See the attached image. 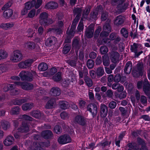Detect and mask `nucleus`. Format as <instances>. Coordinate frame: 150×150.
<instances>
[{
    "mask_svg": "<svg viewBox=\"0 0 150 150\" xmlns=\"http://www.w3.org/2000/svg\"><path fill=\"white\" fill-rule=\"evenodd\" d=\"M87 110L92 113L93 117L96 116L98 112V108L95 104L92 103L89 104L87 107Z\"/></svg>",
    "mask_w": 150,
    "mask_h": 150,
    "instance_id": "obj_9",
    "label": "nucleus"
},
{
    "mask_svg": "<svg viewBox=\"0 0 150 150\" xmlns=\"http://www.w3.org/2000/svg\"><path fill=\"white\" fill-rule=\"evenodd\" d=\"M78 23L74 21H73L69 31H68V30L67 31V35H71V37H73L74 36L76 29V26Z\"/></svg>",
    "mask_w": 150,
    "mask_h": 150,
    "instance_id": "obj_19",
    "label": "nucleus"
},
{
    "mask_svg": "<svg viewBox=\"0 0 150 150\" xmlns=\"http://www.w3.org/2000/svg\"><path fill=\"white\" fill-rule=\"evenodd\" d=\"M84 79L88 86L90 87L92 86L93 81L89 77L87 76L84 77Z\"/></svg>",
    "mask_w": 150,
    "mask_h": 150,
    "instance_id": "obj_48",
    "label": "nucleus"
},
{
    "mask_svg": "<svg viewBox=\"0 0 150 150\" xmlns=\"http://www.w3.org/2000/svg\"><path fill=\"white\" fill-rule=\"evenodd\" d=\"M70 83V81L69 80L64 79L62 81L61 84L62 86L66 87L69 86Z\"/></svg>",
    "mask_w": 150,
    "mask_h": 150,
    "instance_id": "obj_57",
    "label": "nucleus"
},
{
    "mask_svg": "<svg viewBox=\"0 0 150 150\" xmlns=\"http://www.w3.org/2000/svg\"><path fill=\"white\" fill-rule=\"evenodd\" d=\"M18 132L22 133H26L29 130V127L27 123L23 122L22 126L18 128Z\"/></svg>",
    "mask_w": 150,
    "mask_h": 150,
    "instance_id": "obj_22",
    "label": "nucleus"
},
{
    "mask_svg": "<svg viewBox=\"0 0 150 150\" xmlns=\"http://www.w3.org/2000/svg\"><path fill=\"white\" fill-rule=\"evenodd\" d=\"M4 11L3 16L6 18H8L11 17L13 13V10L11 9H8V10H4Z\"/></svg>",
    "mask_w": 150,
    "mask_h": 150,
    "instance_id": "obj_31",
    "label": "nucleus"
},
{
    "mask_svg": "<svg viewBox=\"0 0 150 150\" xmlns=\"http://www.w3.org/2000/svg\"><path fill=\"white\" fill-rule=\"evenodd\" d=\"M63 22L62 21H59L56 23V26L48 29L47 32L54 33L56 35H59L61 32V28L63 26Z\"/></svg>",
    "mask_w": 150,
    "mask_h": 150,
    "instance_id": "obj_5",
    "label": "nucleus"
},
{
    "mask_svg": "<svg viewBox=\"0 0 150 150\" xmlns=\"http://www.w3.org/2000/svg\"><path fill=\"white\" fill-rule=\"evenodd\" d=\"M30 115L36 118L39 119L42 115L43 113L39 110H35L31 112Z\"/></svg>",
    "mask_w": 150,
    "mask_h": 150,
    "instance_id": "obj_25",
    "label": "nucleus"
},
{
    "mask_svg": "<svg viewBox=\"0 0 150 150\" xmlns=\"http://www.w3.org/2000/svg\"><path fill=\"white\" fill-rule=\"evenodd\" d=\"M119 110L121 112L122 115L125 116L126 115L127 111L125 108L122 107H120L119 108Z\"/></svg>",
    "mask_w": 150,
    "mask_h": 150,
    "instance_id": "obj_62",
    "label": "nucleus"
},
{
    "mask_svg": "<svg viewBox=\"0 0 150 150\" xmlns=\"http://www.w3.org/2000/svg\"><path fill=\"white\" fill-rule=\"evenodd\" d=\"M18 67L20 68L24 69L28 67L25 61L20 62L18 64Z\"/></svg>",
    "mask_w": 150,
    "mask_h": 150,
    "instance_id": "obj_63",
    "label": "nucleus"
},
{
    "mask_svg": "<svg viewBox=\"0 0 150 150\" xmlns=\"http://www.w3.org/2000/svg\"><path fill=\"white\" fill-rule=\"evenodd\" d=\"M58 6V4L56 2L50 1L46 4L45 7L46 9H54L57 8Z\"/></svg>",
    "mask_w": 150,
    "mask_h": 150,
    "instance_id": "obj_23",
    "label": "nucleus"
},
{
    "mask_svg": "<svg viewBox=\"0 0 150 150\" xmlns=\"http://www.w3.org/2000/svg\"><path fill=\"white\" fill-rule=\"evenodd\" d=\"M36 3L35 0H33L32 1H28L25 3V8L28 10H30L32 7L34 6Z\"/></svg>",
    "mask_w": 150,
    "mask_h": 150,
    "instance_id": "obj_36",
    "label": "nucleus"
},
{
    "mask_svg": "<svg viewBox=\"0 0 150 150\" xmlns=\"http://www.w3.org/2000/svg\"><path fill=\"white\" fill-rule=\"evenodd\" d=\"M72 46L75 49L79 50L80 48L81 43L77 39H74L72 42Z\"/></svg>",
    "mask_w": 150,
    "mask_h": 150,
    "instance_id": "obj_27",
    "label": "nucleus"
},
{
    "mask_svg": "<svg viewBox=\"0 0 150 150\" xmlns=\"http://www.w3.org/2000/svg\"><path fill=\"white\" fill-rule=\"evenodd\" d=\"M57 42V39L54 36H51L48 38L45 41V45L48 47L54 45Z\"/></svg>",
    "mask_w": 150,
    "mask_h": 150,
    "instance_id": "obj_17",
    "label": "nucleus"
},
{
    "mask_svg": "<svg viewBox=\"0 0 150 150\" xmlns=\"http://www.w3.org/2000/svg\"><path fill=\"white\" fill-rule=\"evenodd\" d=\"M140 101L141 103L145 106H146L147 103V99L146 97L142 95L140 97Z\"/></svg>",
    "mask_w": 150,
    "mask_h": 150,
    "instance_id": "obj_53",
    "label": "nucleus"
},
{
    "mask_svg": "<svg viewBox=\"0 0 150 150\" xmlns=\"http://www.w3.org/2000/svg\"><path fill=\"white\" fill-rule=\"evenodd\" d=\"M61 74V72H58L52 77V79L55 82H59L62 79Z\"/></svg>",
    "mask_w": 150,
    "mask_h": 150,
    "instance_id": "obj_37",
    "label": "nucleus"
},
{
    "mask_svg": "<svg viewBox=\"0 0 150 150\" xmlns=\"http://www.w3.org/2000/svg\"><path fill=\"white\" fill-rule=\"evenodd\" d=\"M106 94L108 98H112L113 95V93L112 91L110 89H108L106 92Z\"/></svg>",
    "mask_w": 150,
    "mask_h": 150,
    "instance_id": "obj_61",
    "label": "nucleus"
},
{
    "mask_svg": "<svg viewBox=\"0 0 150 150\" xmlns=\"http://www.w3.org/2000/svg\"><path fill=\"white\" fill-rule=\"evenodd\" d=\"M108 13L106 12L105 11L102 13L101 19L102 21H105L108 18Z\"/></svg>",
    "mask_w": 150,
    "mask_h": 150,
    "instance_id": "obj_55",
    "label": "nucleus"
},
{
    "mask_svg": "<svg viewBox=\"0 0 150 150\" xmlns=\"http://www.w3.org/2000/svg\"><path fill=\"white\" fill-rule=\"evenodd\" d=\"M78 60L77 57H75L74 60H69L67 61L68 64L71 67H75L76 66V62Z\"/></svg>",
    "mask_w": 150,
    "mask_h": 150,
    "instance_id": "obj_41",
    "label": "nucleus"
},
{
    "mask_svg": "<svg viewBox=\"0 0 150 150\" xmlns=\"http://www.w3.org/2000/svg\"><path fill=\"white\" fill-rule=\"evenodd\" d=\"M110 57L111 62L114 63H116L119 62L120 55L116 51H112L110 53Z\"/></svg>",
    "mask_w": 150,
    "mask_h": 150,
    "instance_id": "obj_11",
    "label": "nucleus"
},
{
    "mask_svg": "<svg viewBox=\"0 0 150 150\" xmlns=\"http://www.w3.org/2000/svg\"><path fill=\"white\" fill-rule=\"evenodd\" d=\"M121 75L120 74H117L114 77V81L115 83H118L120 81Z\"/></svg>",
    "mask_w": 150,
    "mask_h": 150,
    "instance_id": "obj_60",
    "label": "nucleus"
},
{
    "mask_svg": "<svg viewBox=\"0 0 150 150\" xmlns=\"http://www.w3.org/2000/svg\"><path fill=\"white\" fill-rule=\"evenodd\" d=\"M108 50L107 47L105 46H102L100 48V53L102 54H106L108 52Z\"/></svg>",
    "mask_w": 150,
    "mask_h": 150,
    "instance_id": "obj_51",
    "label": "nucleus"
},
{
    "mask_svg": "<svg viewBox=\"0 0 150 150\" xmlns=\"http://www.w3.org/2000/svg\"><path fill=\"white\" fill-rule=\"evenodd\" d=\"M104 71L103 68L98 67L96 70L97 75L99 77L101 76L104 74Z\"/></svg>",
    "mask_w": 150,
    "mask_h": 150,
    "instance_id": "obj_52",
    "label": "nucleus"
},
{
    "mask_svg": "<svg viewBox=\"0 0 150 150\" xmlns=\"http://www.w3.org/2000/svg\"><path fill=\"white\" fill-rule=\"evenodd\" d=\"M125 21L124 16L120 15L116 17L113 23L114 25L116 26H119L124 23Z\"/></svg>",
    "mask_w": 150,
    "mask_h": 150,
    "instance_id": "obj_14",
    "label": "nucleus"
},
{
    "mask_svg": "<svg viewBox=\"0 0 150 150\" xmlns=\"http://www.w3.org/2000/svg\"><path fill=\"white\" fill-rule=\"evenodd\" d=\"M103 11L102 6L99 5L94 9L89 14V19L93 21H96L98 18V13Z\"/></svg>",
    "mask_w": 150,
    "mask_h": 150,
    "instance_id": "obj_3",
    "label": "nucleus"
},
{
    "mask_svg": "<svg viewBox=\"0 0 150 150\" xmlns=\"http://www.w3.org/2000/svg\"><path fill=\"white\" fill-rule=\"evenodd\" d=\"M48 68L47 64L45 63H41L38 66V69L41 71H44L47 70Z\"/></svg>",
    "mask_w": 150,
    "mask_h": 150,
    "instance_id": "obj_39",
    "label": "nucleus"
},
{
    "mask_svg": "<svg viewBox=\"0 0 150 150\" xmlns=\"http://www.w3.org/2000/svg\"><path fill=\"white\" fill-rule=\"evenodd\" d=\"M82 11V9L81 8L74 7L73 10V13L74 16L76 15L75 18L74 20V21L76 22H78L79 21L81 13Z\"/></svg>",
    "mask_w": 150,
    "mask_h": 150,
    "instance_id": "obj_10",
    "label": "nucleus"
},
{
    "mask_svg": "<svg viewBox=\"0 0 150 150\" xmlns=\"http://www.w3.org/2000/svg\"><path fill=\"white\" fill-rule=\"evenodd\" d=\"M59 104L60 108L63 110L67 109L69 106V103L67 101L62 100L59 102Z\"/></svg>",
    "mask_w": 150,
    "mask_h": 150,
    "instance_id": "obj_30",
    "label": "nucleus"
},
{
    "mask_svg": "<svg viewBox=\"0 0 150 150\" xmlns=\"http://www.w3.org/2000/svg\"><path fill=\"white\" fill-rule=\"evenodd\" d=\"M140 45L139 44L134 43L130 46V50L132 52L135 53L137 51H139Z\"/></svg>",
    "mask_w": 150,
    "mask_h": 150,
    "instance_id": "obj_35",
    "label": "nucleus"
},
{
    "mask_svg": "<svg viewBox=\"0 0 150 150\" xmlns=\"http://www.w3.org/2000/svg\"><path fill=\"white\" fill-rule=\"evenodd\" d=\"M108 112V107L102 103L100 106V114L101 117H105Z\"/></svg>",
    "mask_w": 150,
    "mask_h": 150,
    "instance_id": "obj_12",
    "label": "nucleus"
},
{
    "mask_svg": "<svg viewBox=\"0 0 150 150\" xmlns=\"http://www.w3.org/2000/svg\"><path fill=\"white\" fill-rule=\"evenodd\" d=\"M94 63V62L93 60L89 59L87 61L86 65L89 69H91L93 67Z\"/></svg>",
    "mask_w": 150,
    "mask_h": 150,
    "instance_id": "obj_50",
    "label": "nucleus"
},
{
    "mask_svg": "<svg viewBox=\"0 0 150 150\" xmlns=\"http://www.w3.org/2000/svg\"><path fill=\"white\" fill-rule=\"evenodd\" d=\"M143 65L142 63H139L137 64L136 69L133 71V74L135 75H142L143 74Z\"/></svg>",
    "mask_w": 150,
    "mask_h": 150,
    "instance_id": "obj_13",
    "label": "nucleus"
},
{
    "mask_svg": "<svg viewBox=\"0 0 150 150\" xmlns=\"http://www.w3.org/2000/svg\"><path fill=\"white\" fill-rule=\"evenodd\" d=\"M71 139L68 134H64L60 136L58 139V141L60 144H64L71 142Z\"/></svg>",
    "mask_w": 150,
    "mask_h": 150,
    "instance_id": "obj_7",
    "label": "nucleus"
},
{
    "mask_svg": "<svg viewBox=\"0 0 150 150\" xmlns=\"http://www.w3.org/2000/svg\"><path fill=\"white\" fill-rule=\"evenodd\" d=\"M19 107L16 106L11 108L10 112V114L11 115H18L19 114L20 111Z\"/></svg>",
    "mask_w": 150,
    "mask_h": 150,
    "instance_id": "obj_38",
    "label": "nucleus"
},
{
    "mask_svg": "<svg viewBox=\"0 0 150 150\" xmlns=\"http://www.w3.org/2000/svg\"><path fill=\"white\" fill-rule=\"evenodd\" d=\"M39 22L40 24L44 26H47L54 22L53 20L48 18V14L45 12L41 13L40 16Z\"/></svg>",
    "mask_w": 150,
    "mask_h": 150,
    "instance_id": "obj_1",
    "label": "nucleus"
},
{
    "mask_svg": "<svg viewBox=\"0 0 150 150\" xmlns=\"http://www.w3.org/2000/svg\"><path fill=\"white\" fill-rule=\"evenodd\" d=\"M74 122L75 124L84 126L86 125L87 120L86 118L83 115H78L75 117Z\"/></svg>",
    "mask_w": 150,
    "mask_h": 150,
    "instance_id": "obj_6",
    "label": "nucleus"
},
{
    "mask_svg": "<svg viewBox=\"0 0 150 150\" xmlns=\"http://www.w3.org/2000/svg\"><path fill=\"white\" fill-rule=\"evenodd\" d=\"M19 118L26 121H33L34 120L30 116L26 115H21Z\"/></svg>",
    "mask_w": 150,
    "mask_h": 150,
    "instance_id": "obj_44",
    "label": "nucleus"
},
{
    "mask_svg": "<svg viewBox=\"0 0 150 150\" xmlns=\"http://www.w3.org/2000/svg\"><path fill=\"white\" fill-rule=\"evenodd\" d=\"M33 86L31 83H24L22 85V88L25 90H28L32 89L33 88Z\"/></svg>",
    "mask_w": 150,
    "mask_h": 150,
    "instance_id": "obj_40",
    "label": "nucleus"
},
{
    "mask_svg": "<svg viewBox=\"0 0 150 150\" xmlns=\"http://www.w3.org/2000/svg\"><path fill=\"white\" fill-rule=\"evenodd\" d=\"M28 99L26 98H24L20 99H16L13 101L14 105H21L22 103L27 102Z\"/></svg>",
    "mask_w": 150,
    "mask_h": 150,
    "instance_id": "obj_28",
    "label": "nucleus"
},
{
    "mask_svg": "<svg viewBox=\"0 0 150 150\" xmlns=\"http://www.w3.org/2000/svg\"><path fill=\"white\" fill-rule=\"evenodd\" d=\"M36 75V73L34 71L29 72L28 71H22L20 73L19 76L23 81H31L33 80V76Z\"/></svg>",
    "mask_w": 150,
    "mask_h": 150,
    "instance_id": "obj_2",
    "label": "nucleus"
},
{
    "mask_svg": "<svg viewBox=\"0 0 150 150\" xmlns=\"http://www.w3.org/2000/svg\"><path fill=\"white\" fill-rule=\"evenodd\" d=\"M61 93V90L57 87H52L50 92V94L53 96L57 97L59 96Z\"/></svg>",
    "mask_w": 150,
    "mask_h": 150,
    "instance_id": "obj_15",
    "label": "nucleus"
},
{
    "mask_svg": "<svg viewBox=\"0 0 150 150\" xmlns=\"http://www.w3.org/2000/svg\"><path fill=\"white\" fill-rule=\"evenodd\" d=\"M128 5V3H124L121 4H118L117 8L120 12L122 13L127 9Z\"/></svg>",
    "mask_w": 150,
    "mask_h": 150,
    "instance_id": "obj_26",
    "label": "nucleus"
},
{
    "mask_svg": "<svg viewBox=\"0 0 150 150\" xmlns=\"http://www.w3.org/2000/svg\"><path fill=\"white\" fill-rule=\"evenodd\" d=\"M91 8V7L90 6H87L85 8V10L83 11L82 14L83 17L85 18H87L89 13L90 11Z\"/></svg>",
    "mask_w": 150,
    "mask_h": 150,
    "instance_id": "obj_46",
    "label": "nucleus"
},
{
    "mask_svg": "<svg viewBox=\"0 0 150 150\" xmlns=\"http://www.w3.org/2000/svg\"><path fill=\"white\" fill-rule=\"evenodd\" d=\"M132 68V64L131 62L129 61L127 62L125 66L124 69V72L127 74H129L131 71Z\"/></svg>",
    "mask_w": 150,
    "mask_h": 150,
    "instance_id": "obj_24",
    "label": "nucleus"
},
{
    "mask_svg": "<svg viewBox=\"0 0 150 150\" xmlns=\"http://www.w3.org/2000/svg\"><path fill=\"white\" fill-rule=\"evenodd\" d=\"M1 126L4 130H7L10 127L9 123L7 121H4L1 123Z\"/></svg>",
    "mask_w": 150,
    "mask_h": 150,
    "instance_id": "obj_45",
    "label": "nucleus"
},
{
    "mask_svg": "<svg viewBox=\"0 0 150 150\" xmlns=\"http://www.w3.org/2000/svg\"><path fill=\"white\" fill-rule=\"evenodd\" d=\"M127 146L134 150H138L139 149V148L137 147V144L134 142L128 143L126 146V147Z\"/></svg>",
    "mask_w": 150,
    "mask_h": 150,
    "instance_id": "obj_42",
    "label": "nucleus"
},
{
    "mask_svg": "<svg viewBox=\"0 0 150 150\" xmlns=\"http://www.w3.org/2000/svg\"><path fill=\"white\" fill-rule=\"evenodd\" d=\"M120 32L122 36L125 38H127L129 33L128 30L126 28H122L120 30Z\"/></svg>",
    "mask_w": 150,
    "mask_h": 150,
    "instance_id": "obj_43",
    "label": "nucleus"
},
{
    "mask_svg": "<svg viewBox=\"0 0 150 150\" xmlns=\"http://www.w3.org/2000/svg\"><path fill=\"white\" fill-rule=\"evenodd\" d=\"M56 98H52L45 105V108L47 109H52L55 106L56 104Z\"/></svg>",
    "mask_w": 150,
    "mask_h": 150,
    "instance_id": "obj_20",
    "label": "nucleus"
},
{
    "mask_svg": "<svg viewBox=\"0 0 150 150\" xmlns=\"http://www.w3.org/2000/svg\"><path fill=\"white\" fill-rule=\"evenodd\" d=\"M117 105V103L115 102L112 101L109 103L108 107L110 109H114L115 108Z\"/></svg>",
    "mask_w": 150,
    "mask_h": 150,
    "instance_id": "obj_59",
    "label": "nucleus"
},
{
    "mask_svg": "<svg viewBox=\"0 0 150 150\" xmlns=\"http://www.w3.org/2000/svg\"><path fill=\"white\" fill-rule=\"evenodd\" d=\"M36 10L33 9L31 10L28 14V17L30 18H33L35 16Z\"/></svg>",
    "mask_w": 150,
    "mask_h": 150,
    "instance_id": "obj_56",
    "label": "nucleus"
},
{
    "mask_svg": "<svg viewBox=\"0 0 150 150\" xmlns=\"http://www.w3.org/2000/svg\"><path fill=\"white\" fill-rule=\"evenodd\" d=\"M8 57L7 52L4 50H0V60L6 58Z\"/></svg>",
    "mask_w": 150,
    "mask_h": 150,
    "instance_id": "obj_47",
    "label": "nucleus"
},
{
    "mask_svg": "<svg viewBox=\"0 0 150 150\" xmlns=\"http://www.w3.org/2000/svg\"><path fill=\"white\" fill-rule=\"evenodd\" d=\"M23 56L21 52L18 50H14L11 54L10 60L13 62H18L23 59Z\"/></svg>",
    "mask_w": 150,
    "mask_h": 150,
    "instance_id": "obj_4",
    "label": "nucleus"
},
{
    "mask_svg": "<svg viewBox=\"0 0 150 150\" xmlns=\"http://www.w3.org/2000/svg\"><path fill=\"white\" fill-rule=\"evenodd\" d=\"M14 139L13 137L11 135L7 136L4 141V144L6 146H9L12 144L14 142Z\"/></svg>",
    "mask_w": 150,
    "mask_h": 150,
    "instance_id": "obj_21",
    "label": "nucleus"
},
{
    "mask_svg": "<svg viewBox=\"0 0 150 150\" xmlns=\"http://www.w3.org/2000/svg\"><path fill=\"white\" fill-rule=\"evenodd\" d=\"M54 132L57 134H59L62 132L61 127L59 125H56L54 129Z\"/></svg>",
    "mask_w": 150,
    "mask_h": 150,
    "instance_id": "obj_54",
    "label": "nucleus"
},
{
    "mask_svg": "<svg viewBox=\"0 0 150 150\" xmlns=\"http://www.w3.org/2000/svg\"><path fill=\"white\" fill-rule=\"evenodd\" d=\"M25 47L30 50H32L35 48V44L33 42H28L24 44Z\"/></svg>",
    "mask_w": 150,
    "mask_h": 150,
    "instance_id": "obj_33",
    "label": "nucleus"
},
{
    "mask_svg": "<svg viewBox=\"0 0 150 150\" xmlns=\"http://www.w3.org/2000/svg\"><path fill=\"white\" fill-rule=\"evenodd\" d=\"M103 64L105 67H108L110 64V60L108 55L105 54L102 56Z\"/></svg>",
    "mask_w": 150,
    "mask_h": 150,
    "instance_id": "obj_32",
    "label": "nucleus"
},
{
    "mask_svg": "<svg viewBox=\"0 0 150 150\" xmlns=\"http://www.w3.org/2000/svg\"><path fill=\"white\" fill-rule=\"evenodd\" d=\"M38 144L42 147H48L50 146V144L49 141L46 142H39Z\"/></svg>",
    "mask_w": 150,
    "mask_h": 150,
    "instance_id": "obj_58",
    "label": "nucleus"
},
{
    "mask_svg": "<svg viewBox=\"0 0 150 150\" xmlns=\"http://www.w3.org/2000/svg\"><path fill=\"white\" fill-rule=\"evenodd\" d=\"M41 135L42 137L45 139H51L53 136L52 132L49 130H46L42 132Z\"/></svg>",
    "mask_w": 150,
    "mask_h": 150,
    "instance_id": "obj_18",
    "label": "nucleus"
},
{
    "mask_svg": "<svg viewBox=\"0 0 150 150\" xmlns=\"http://www.w3.org/2000/svg\"><path fill=\"white\" fill-rule=\"evenodd\" d=\"M60 115L61 118L63 119H66L69 117L68 113L64 111L62 112Z\"/></svg>",
    "mask_w": 150,
    "mask_h": 150,
    "instance_id": "obj_64",
    "label": "nucleus"
},
{
    "mask_svg": "<svg viewBox=\"0 0 150 150\" xmlns=\"http://www.w3.org/2000/svg\"><path fill=\"white\" fill-rule=\"evenodd\" d=\"M103 30H105L110 32L112 31L111 25V20L110 18L108 19L104 23L103 27Z\"/></svg>",
    "mask_w": 150,
    "mask_h": 150,
    "instance_id": "obj_16",
    "label": "nucleus"
},
{
    "mask_svg": "<svg viewBox=\"0 0 150 150\" xmlns=\"http://www.w3.org/2000/svg\"><path fill=\"white\" fill-rule=\"evenodd\" d=\"M71 48V45L69 44H67L65 45L63 49V53L66 54H67L70 50Z\"/></svg>",
    "mask_w": 150,
    "mask_h": 150,
    "instance_id": "obj_49",
    "label": "nucleus"
},
{
    "mask_svg": "<svg viewBox=\"0 0 150 150\" xmlns=\"http://www.w3.org/2000/svg\"><path fill=\"white\" fill-rule=\"evenodd\" d=\"M95 25L91 24L86 29L85 31V35L88 38H91L93 37L94 32Z\"/></svg>",
    "mask_w": 150,
    "mask_h": 150,
    "instance_id": "obj_8",
    "label": "nucleus"
},
{
    "mask_svg": "<svg viewBox=\"0 0 150 150\" xmlns=\"http://www.w3.org/2000/svg\"><path fill=\"white\" fill-rule=\"evenodd\" d=\"M150 85L147 79H145L143 82V90L144 93L150 91Z\"/></svg>",
    "mask_w": 150,
    "mask_h": 150,
    "instance_id": "obj_34",
    "label": "nucleus"
},
{
    "mask_svg": "<svg viewBox=\"0 0 150 150\" xmlns=\"http://www.w3.org/2000/svg\"><path fill=\"white\" fill-rule=\"evenodd\" d=\"M33 107V103H25L23 105L22 109L24 111L29 110Z\"/></svg>",
    "mask_w": 150,
    "mask_h": 150,
    "instance_id": "obj_29",
    "label": "nucleus"
}]
</instances>
